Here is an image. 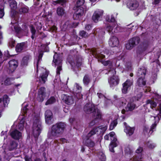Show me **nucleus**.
Listing matches in <instances>:
<instances>
[{"label":"nucleus","instance_id":"obj_29","mask_svg":"<svg viewBox=\"0 0 161 161\" xmlns=\"http://www.w3.org/2000/svg\"><path fill=\"white\" fill-rule=\"evenodd\" d=\"M48 74V72L47 71L43 73L42 75L40 76L39 79L40 82L43 84L45 83L46 81L47 80Z\"/></svg>","mask_w":161,"mask_h":161},{"label":"nucleus","instance_id":"obj_34","mask_svg":"<svg viewBox=\"0 0 161 161\" xmlns=\"http://www.w3.org/2000/svg\"><path fill=\"white\" fill-rule=\"evenodd\" d=\"M30 31L31 33V37L32 40H33L36 36V30L35 29V27L32 25L30 26Z\"/></svg>","mask_w":161,"mask_h":161},{"label":"nucleus","instance_id":"obj_49","mask_svg":"<svg viewBox=\"0 0 161 161\" xmlns=\"http://www.w3.org/2000/svg\"><path fill=\"white\" fill-rule=\"evenodd\" d=\"M14 29L15 33L17 34H19L22 33L21 28L18 26H14Z\"/></svg>","mask_w":161,"mask_h":161},{"label":"nucleus","instance_id":"obj_14","mask_svg":"<svg viewBox=\"0 0 161 161\" xmlns=\"http://www.w3.org/2000/svg\"><path fill=\"white\" fill-rule=\"evenodd\" d=\"M9 65L8 69L12 73L13 72L18 66V63L17 60L13 59L10 60L8 63Z\"/></svg>","mask_w":161,"mask_h":161},{"label":"nucleus","instance_id":"obj_24","mask_svg":"<svg viewBox=\"0 0 161 161\" xmlns=\"http://www.w3.org/2000/svg\"><path fill=\"white\" fill-rule=\"evenodd\" d=\"M29 10V8L27 6L24 4H21L19 8V13L20 14H26L28 13Z\"/></svg>","mask_w":161,"mask_h":161},{"label":"nucleus","instance_id":"obj_59","mask_svg":"<svg viewBox=\"0 0 161 161\" xmlns=\"http://www.w3.org/2000/svg\"><path fill=\"white\" fill-rule=\"evenodd\" d=\"M4 15V8H0V19H2Z\"/></svg>","mask_w":161,"mask_h":161},{"label":"nucleus","instance_id":"obj_2","mask_svg":"<svg viewBox=\"0 0 161 161\" xmlns=\"http://www.w3.org/2000/svg\"><path fill=\"white\" fill-rule=\"evenodd\" d=\"M84 111L87 114L92 113L93 117H96V119L102 118V113L100 109L96 107L95 105L90 103H86L83 108Z\"/></svg>","mask_w":161,"mask_h":161},{"label":"nucleus","instance_id":"obj_1","mask_svg":"<svg viewBox=\"0 0 161 161\" xmlns=\"http://www.w3.org/2000/svg\"><path fill=\"white\" fill-rule=\"evenodd\" d=\"M66 124L63 122H58L52 125L48 135L54 137H60L66 130Z\"/></svg>","mask_w":161,"mask_h":161},{"label":"nucleus","instance_id":"obj_4","mask_svg":"<svg viewBox=\"0 0 161 161\" xmlns=\"http://www.w3.org/2000/svg\"><path fill=\"white\" fill-rule=\"evenodd\" d=\"M82 58L80 55H76L75 59L69 61L71 66V69L76 75H78V71H79L82 65Z\"/></svg>","mask_w":161,"mask_h":161},{"label":"nucleus","instance_id":"obj_30","mask_svg":"<svg viewBox=\"0 0 161 161\" xmlns=\"http://www.w3.org/2000/svg\"><path fill=\"white\" fill-rule=\"evenodd\" d=\"M50 44L47 43L46 44H42L40 46V48L39 50V52L42 53L44 52H48L49 51V48L48 47V45Z\"/></svg>","mask_w":161,"mask_h":161},{"label":"nucleus","instance_id":"obj_43","mask_svg":"<svg viewBox=\"0 0 161 161\" xmlns=\"http://www.w3.org/2000/svg\"><path fill=\"white\" fill-rule=\"evenodd\" d=\"M84 3V0H77L76 3V7H82L81 6L83 5Z\"/></svg>","mask_w":161,"mask_h":161},{"label":"nucleus","instance_id":"obj_10","mask_svg":"<svg viewBox=\"0 0 161 161\" xmlns=\"http://www.w3.org/2000/svg\"><path fill=\"white\" fill-rule=\"evenodd\" d=\"M81 90L82 87L78 84L75 83L73 89V93L76 97L79 98H81L82 97V95L81 93Z\"/></svg>","mask_w":161,"mask_h":161},{"label":"nucleus","instance_id":"obj_44","mask_svg":"<svg viewBox=\"0 0 161 161\" xmlns=\"http://www.w3.org/2000/svg\"><path fill=\"white\" fill-rule=\"evenodd\" d=\"M106 20L109 22H114L115 21V19L113 15L111 16V18L109 16H107L106 17Z\"/></svg>","mask_w":161,"mask_h":161},{"label":"nucleus","instance_id":"obj_6","mask_svg":"<svg viewBox=\"0 0 161 161\" xmlns=\"http://www.w3.org/2000/svg\"><path fill=\"white\" fill-rule=\"evenodd\" d=\"M140 39L138 36H135L130 39L125 46L127 49H131L140 43Z\"/></svg>","mask_w":161,"mask_h":161},{"label":"nucleus","instance_id":"obj_25","mask_svg":"<svg viewBox=\"0 0 161 161\" xmlns=\"http://www.w3.org/2000/svg\"><path fill=\"white\" fill-rule=\"evenodd\" d=\"M68 0H57L53 1L52 4L54 6L58 4L60 5L62 7L65 8L66 6V3Z\"/></svg>","mask_w":161,"mask_h":161},{"label":"nucleus","instance_id":"obj_27","mask_svg":"<svg viewBox=\"0 0 161 161\" xmlns=\"http://www.w3.org/2000/svg\"><path fill=\"white\" fill-rule=\"evenodd\" d=\"M136 83L139 87H143L146 85V80L145 77H138Z\"/></svg>","mask_w":161,"mask_h":161},{"label":"nucleus","instance_id":"obj_57","mask_svg":"<svg viewBox=\"0 0 161 161\" xmlns=\"http://www.w3.org/2000/svg\"><path fill=\"white\" fill-rule=\"evenodd\" d=\"M161 2V0H152V4L156 6L158 5Z\"/></svg>","mask_w":161,"mask_h":161},{"label":"nucleus","instance_id":"obj_63","mask_svg":"<svg viewBox=\"0 0 161 161\" xmlns=\"http://www.w3.org/2000/svg\"><path fill=\"white\" fill-rule=\"evenodd\" d=\"M117 146V143L115 142H111L110 144V146L114 148L116 147Z\"/></svg>","mask_w":161,"mask_h":161},{"label":"nucleus","instance_id":"obj_16","mask_svg":"<svg viewBox=\"0 0 161 161\" xmlns=\"http://www.w3.org/2000/svg\"><path fill=\"white\" fill-rule=\"evenodd\" d=\"M10 135L13 139L19 140L22 136V133L17 130L15 129L10 133Z\"/></svg>","mask_w":161,"mask_h":161},{"label":"nucleus","instance_id":"obj_62","mask_svg":"<svg viewBox=\"0 0 161 161\" xmlns=\"http://www.w3.org/2000/svg\"><path fill=\"white\" fill-rule=\"evenodd\" d=\"M25 161H32L31 158L27 155L25 156Z\"/></svg>","mask_w":161,"mask_h":161},{"label":"nucleus","instance_id":"obj_5","mask_svg":"<svg viewBox=\"0 0 161 161\" xmlns=\"http://www.w3.org/2000/svg\"><path fill=\"white\" fill-rule=\"evenodd\" d=\"M42 123L38 119L34 120L32 127L33 135L34 137L37 138L40 135L42 130Z\"/></svg>","mask_w":161,"mask_h":161},{"label":"nucleus","instance_id":"obj_8","mask_svg":"<svg viewBox=\"0 0 161 161\" xmlns=\"http://www.w3.org/2000/svg\"><path fill=\"white\" fill-rule=\"evenodd\" d=\"M46 90L44 87L40 88L37 92V100L38 101L42 102L44 100L46 95Z\"/></svg>","mask_w":161,"mask_h":161},{"label":"nucleus","instance_id":"obj_51","mask_svg":"<svg viewBox=\"0 0 161 161\" xmlns=\"http://www.w3.org/2000/svg\"><path fill=\"white\" fill-rule=\"evenodd\" d=\"M15 40L12 39H11L8 42L9 46L11 48H13L15 46Z\"/></svg>","mask_w":161,"mask_h":161},{"label":"nucleus","instance_id":"obj_38","mask_svg":"<svg viewBox=\"0 0 161 161\" xmlns=\"http://www.w3.org/2000/svg\"><path fill=\"white\" fill-rule=\"evenodd\" d=\"M76 8L77 10L75 11L76 12L79 13L82 16L85 15L86 11H85L83 7H76Z\"/></svg>","mask_w":161,"mask_h":161},{"label":"nucleus","instance_id":"obj_48","mask_svg":"<svg viewBox=\"0 0 161 161\" xmlns=\"http://www.w3.org/2000/svg\"><path fill=\"white\" fill-rule=\"evenodd\" d=\"M28 28L25 24H23L22 25L21 31L22 32H27L28 31Z\"/></svg>","mask_w":161,"mask_h":161},{"label":"nucleus","instance_id":"obj_37","mask_svg":"<svg viewBox=\"0 0 161 161\" xmlns=\"http://www.w3.org/2000/svg\"><path fill=\"white\" fill-rule=\"evenodd\" d=\"M98 61L100 62L105 66L109 65V67H111L112 66V63L110 60L105 61L103 59H101L100 61L99 59H98Z\"/></svg>","mask_w":161,"mask_h":161},{"label":"nucleus","instance_id":"obj_56","mask_svg":"<svg viewBox=\"0 0 161 161\" xmlns=\"http://www.w3.org/2000/svg\"><path fill=\"white\" fill-rule=\"evenodd\" d=\"M28 105H26L24 106L22 108V112L24 114H26L27 113V111L28 110V108H27Z\"/></svg>","mask_w":161,"mask_h":161},{"label":"nucleus","instance_id":"obj_3","mask_svg":"<svg viewBox=\"0 0 161 161\" xmlns=\"http://www.w3.org/2000/svg\"><path fill=\"white\" fill-rule=\"evenodd\" d=\"M100 127L101 126L93 127L86 135L83 137V142L85 145L89 147H93L94 146V142L90 139V138L96 134L99 129H102Z\"/></svg>","mask_w":161,"mask_h":161},{"label":"nucleus","instance_id":"obj_21","mask_svg":"<svg viewBox=\"0 0 161 161\" xmlns=\"http://www.w3.org/2000/svg\"><path fill=\"white\" fill-rule=\"evenodd\" d=\"M124 124L125 127V129H124V131L129 136L132 135L133 134L135 130L134 127H130L128 125L127 123L125 122L124 123Z\"/></svg>","mask_w":161,"mask_h":161},{"label":"nucleus","instance_id":"obj_42","mask_svg":"<svg viewBox=\"0 0 161 161\" xmlns=\"http://www.w3.org/2000/svg\"><path fill=\"white\" fill-rule=\"evenodd\" d=\"M83 16L81 15L79 13H75L73 15V18L74 19L77 20H80L81 19Z\"/></svg>","mask_w":161,"mask_h":161},{"label":"nucleus","instance_id":"obj_31","mask_svg":"<svg viewBox=\"0 0 161 161\" xmlns=\"http://www.w3.org/2000/svg\"><path fill=\"white\" fill-rule=\"evenodd\" d=\"M31 58L30 55L28 54L24 56L22 58L21 64L22 65L27 66L28 65L29 60Z\"/></svg>","mask_w":161,"mask_h":161},{"label":"nucleus","instance_id":"obj_52","mask_svg":"<svg viewBox=\"0 0 161 161\" xmlns=\"http://www.w3.org/2000/svg\"><path fill=\"white\" fill-rule=\"evenodd\" d=\"M141 51L142 52L145 51L147 47V45L146 44L143 43L140 45Z\"/></svg>","mask_w":161,"mask_h":161},{"label":"nucleus","instance_id":"obj_35","mask_svg":"<svg viewBox=\"0 0 161 161\" xmlns=\"http://www.w3.org/2000/svg\"><path fill=\"white\" fill-rule=\"evenodd\" d=\"M56 101V99L54 97H51L50 98L47 100L45 104L46 105L52 104L55 103Z\"/></svg>","mask_w":161,"mask_h":161},{"label":"nucleus","instance_id":"obj_12","mask_svg":"<svg viewBox=\"0 0 161 161\" xmlns=\"http://www.w3.org/2000/svg\"><path fill=\"white\" fill-rule=\"evenodd\" d=\"M53 62L55 63L56 65L58 64L59 65L57 67L56 69V73L57 75L60 74V71L62 70V65L61 62L59 57L58 55H54L53 57Z\"/></svg>","mask_w":161,"mask_h":161},{"label":"nucleus","instance_id":"obj_36","mask_svg":"<svg viewBox=\"0 0 161 161\" xmlns=\"http://www.w3.org/2000/svg\"><path fill=\"white\" fill-rule=\"evenodd\" d=\"M2 99L3 105L4 107H5L6 105H8L9 103V97L7 95L5 94L3 96Z\"/></svg>","mask_w":161,"mask_h":161},{"label":"nucleus","instance_id":"obj_15","mask_svg":"<svg viewBox=\"0 0 161 161\" xmlns=\"http://www.w3.org/2000/svg\"><path fill=\"white\" fill-rule=\"evenodd\" d=\"M27 47V42L18 43L16 45L15 49L17 52H20L25 51Z\"/></svg>","mask_w":161,"mask_h":161},{"label":"nucleus","instance_id":"obj_50","mask_svg":"<svg viewBox=\"0 0 161 161\" xmlns=\"http://www.w3.org/2000/svg\"><path fill=\"white\" fill-rule=\"evenodd\" d=\"M39 54L37 57V66H38V64L39 61L42 60L43 53L39 52Z\"/></svg>","mask_w":161,"mask_h":161},{"label":"nucleus","instance_id":"obj_39","mask_svg":"<svg viewBox=\"0 0 161 161\" xmlns=\"http://www.w3.org/2000/svg\"><path fill=\"white\" fill-rule=\"evenodd\" d=\"M114 27L113 25L108 24L106 27V30L110 34H113V30Z\"/></svg>","mask_w":161,"mask_h":161},{"label":"nucleus","instance_id":"obj_60","mask_svg":"<svg viewBox=\"0 0 161 161\" xmlns=\"http://www.w3.org/2000/svg\"><path fill=\"white\" fill-rule=\"evenodd\" d=\"M143 151V148L142 147H139L136 150V152L137 153H141Z\"/></svg>","mask_w":161,"mask_h":161},{"label":"nucleus","instance_id":"obj_23","mask_svg":"<svg viewBox=\"0 0 161 161\" xmlns=\"http://www.w3.org/2000/svg\"><path fill=\"white\" fill-rule=\"evenodd\" d=\"M63 97V99L64 100L65 103L68 105H70L74 103V100L72 96L64 94Z\"/></svg>","mask_w":161,"mask_h":161},{"label":"nucleus","instance_id":"obj_20","mask_svg":"<svg viewBox=\"0 0 161 161\" xmlns=\"http://www.w3.org/2000/svg\"><path fill=\"white\" fill-rule=\"evenodd\" d=\"M129 8L131 10H135L137 9L139 6L138 2L136 0H130L128 3Z\"/></svg>","mask_w":161,"mask_h":161},{"label":"nucleus","instance_id":"obj_33","mask_svg":"<svg viewBox=\"0 0 161 161\" xmlns=\"http://www.w3.org/2000/svg\"><path fill=\"white\" fill-rule=\"evenodd\" d=\"M11 10H16L17 8V3L14 0H9L8 1Z\"/></svg>","mask_w":161,"mask_h":161},{"label":"nucleus","instance_id":"obj_19","mask_svg":"<svg viewBox=\"0 0 161 161\" xmlns=\"http://www.w3.org/2000/svg\"><path fill=\"white\" fill-rule=\"evenodd\" d=\"M18 144V142L14 140L10 141L8 145V149L9 151H11L17 149Z\"/></svg>","mask_w":161,"mask_h":161},{"label":"nucleus","instance_id":"obj_17","mask_svg":"<svg viewBox=\"0 0 161 161\" xmlns=\"http://www.w3.org/2000/svg\"><path fill=\"white\" fill-rule=\"evenodd\" d=\"M147 69L145 67H142L138 69L136 75L137 77H145Z\"/></svg>","mask_w":161,"mask_h":161},{"label":"nucleus","instance_id":"obj_58","mask_svg":"<svg viewBox=\"0 0 161 161\" xmlns=\"http://www.w3.org/2000/svg\"><path fill=\"white\" fill-rule=\"evenodd\" d=\"M92 25L90 24L86 25L85 26V29L88 31L92 30Z\"/></svg>","mask_w":161,"mask_h":161},{"label":"nucleus","instance_id":"obj_26","mask_svg":"<svg viewBox=\"0 0 161 161\" xmlns=\"http://www.w3.org/2000/svg\"><path fill=\"white\" fill-rule=\"evenodd\" d=\"M160 68H161V65L158 59L153 61L152 69L154 71L157 72L158 71V69Z\"/></svg>","mask_w":161,"mask_h":161},{"label":"nucleus","instance_id":"obj_45","mask_svg":"<svg viewBox=\"0 0 161 161\" xmlns=\"http://www.w3.org/2000/svg\"><path fill=\"white\" fill-rule=\"evenodd\" d=\"M66 25H67L66 28L67 29H69L70 28H73V26L72 25L71 22H69L68 21L65 22L64 24L63 25L64 27H65Z\"/></svg>","mask_w":161,"mask_h":161},{"label":"nucleus","instance_id":"obj_61","mask_svg":"<svg viewBox=\"0 0 161 161\" xmlns=\"http://www.w3.org/2000/svg\"><path fill=\"white\" fill-rule=\"evenodd\" d=\"M157 126V124L156 122H155L153 124L151 125L150 128V131H153V130L155 129Z\"/></svg>","mask_w":161,"mask_h":161},{"label":"nucleus","instance_id":"obj_11","mask_svg":"<svg viewBox=\"0 0 161 161\" xmlns=\"http://www.w3.org/2000/svg\"><path fill=\"white\" fill-rule=\"evenodd\" d=\"M133 84V81L129 79H127L126 81L122 84V93L125 94L127 93L129 88H130Z\"/></svg>","mask_w":161,"mask_h":161},{"label":"nucleus","instance_id":"obj_46","mask_svg":"<svg viewBox=\"0 0 161 161\" xmlns=\"http://www.w3.org/2000/svg\"><path fill=\"white\" fill-rule=\"evenodd\" d=\"M79 35L80 36L85 38L86 37L88 36V33H87L84 30L80 31Z\"/></svg>","mask_w":161,"mask_h":161},{"label":"nucleus","instance_id":"obj_41","mask_svg":"<svg viewBox=\"0 0 161 161\" xmlns=\"http://www.w3.org/2000/svg\"><path fill=\"white\" fill-rule=\"evenodd\" d=\"M146 103L147 104H150V107L152 108H155L157 106L156 103L154 101L150 99L147 100V101Z\"/></svg>","mask_w":161,"mask_h":161},{"label":"nucleus","instance_id":"obj_54","mask_svg":"<svg viewBox=\"0 0 161 161\" xmlns=\"http://www.w3.org/2000/svg\"><path fill=\"white\" fill-rule=\"evenodd\" d=\"M99 158L100 160L101 161H105L106 160V157L105 154L103 153L100 154L99 155Z\"/></svg>","mask_w":161,"mask_h":161},{"label":"nucleus","instance_id":"obj_28","mask_svg":"<svg viewBox=\"0 0 161 161\" xmlns=\"http://www.w3.org/2000/svg\"><path fill=\"white\" fill-rule=\"evenodd\" d=\"M91 76L89 74H85L83 79V83L84 85L87 86L91 82Z\"/></svg>","mask_w":161,"mask_h":161},{"label":"nucleus","instance_id":"obj_7","mask_svg":"<svg viewBox=\"0 0 161 161\" xmlns=\"http://www.w3.org/2000/svg\"><path fill=\"white\" fill-rule=\"evenodd\" d=\"M111 70L113 71V75L108 79V81L110 86L113 87L117 86L119 84V78L118 76L114 75L116 74V72L115 69H112Z\"/></svg>","mask_w":161,"mask_h":161},{"label":"nucleus","instance_id":"obj_22","mask_svg":"<svg viewBox=\"0 0 161 161\" xmlns=\"http://www.w3.org/2000/svg\"><path fill=\"white\" fill-rule=\"evenodd\" d=\"M136 107V105L133 102L130 101L128 102L127 105L125 107L126 112H132L135 109Z\"/></svg>","mask_w":161,"mask_h":161},{"label":"nucleus","instance_id":"obj_32","mask_svg":"<svg viewBox=\"0 0 161 161\" xmlns=\"http://www.w3.org/2000/svg\"><path fill=\"white\" fill-rule=\"evenodd\" d=\"M64 7L59 6L57 8L56 12L58 16L62 17L65 14Z\"/></svg>","mask_w":161,"mask_h":161},{"label":"nucleus","instance_id":"obj_47","mask_svg":"<svg viewBox=\"0 0 161 161\" xmlns=\"http://www.w3.org/2000/svg\"><path fill=\"white\" fill-rule=\"evenodd\" d=\"M13 78H7L4 80V83L5 85L8 86L12 84L11 80Z\"/></svg>","mask_w":161,"mask_h":161},{"label":"nucleus","instance_id":"obj_13","mask_svg":"<svg viewBox=\"0 0 161 161\" xmlns=\"http://www.w3.org/2000/svg\"><path fill=\"white\" fill-rule=\"evenodd\" d=\"M45 117L46 123L48 125L52 124L53 123V113L50 110H47L45 113Z\"/></svg>","mask_w":161,"mask_h":161},{"label":"nucleus","instance_id":"obj_9","mask_svg":"<svg viewBox=\"0 0 161 161\" xmlns=\"http://www.w3.org/2000/svg\"><path fill=\"white\" fill-rule=\"evenodd\" d=\"M103 14L102 10H97L95 11L92 15V19L94 23H97L101 20Z\"/></svg>","mask_w":161,"mask_h":161},{"label":"nucleus","instance_id":"obj_40","mask_svg":"<svg viewBox=\"0 0 161 161\" xmlns=\"http://www.w3.org/2000/svg\"><path fill=\"white\" fill-rule=\"evenodd\" d=\"M117 124L118 122L117 119H115L113 121L111 122L109 125V130H113L114 128L117 125Z\"/></svg>","mask_w":161,"mask_h":161},{"label":"nucleus","instance_id":"obj_18","mask_svg":"<svg viewBox=\"0 0 161 161\" xmlns=\"http://www.w3.org/2000/svg\"><path fill=\"white\" fill-rule=\"evenodd\" d=\"M119 44L118 38L115 36H111L109 41V44L112 47H117Z\"/></svg>","mask_w":161,"mask_h":161},{"label":"nucleus","instance_id":"obj_64","mask_svg":"<svg viewBox=\"0 0 161 161\" xmlns=\"http://www.w3.org/2000/svg\"><path fill=\"white\" fill-rule=\"evenodd\" d=\"M97 94L99 98H102L104 97H105V96L101 93H97Z\"/></svg>","mask_w":161,"mask_h":161},{"label":"nucleus","instance_id":"obj_55","mask_svg":"<svg viewBox=\"0 0 161 161\" xmlns=\"http://www.w3.org/2000/svg\"><path fill=\"white\" fill-rule=\"evenodd\" d=\"M25 121H23V119L20 121V123L19 125V129L22 130L23 129Z\"/></svg>","mask_w":161,"mask_h":161},{"label":"nucleus","instance_id":"obj_53","mask_svg":"<svg viewBox=\"0 0 161 161\" xmlns=\"http://www.w3.org/2000/svg\"><path fill=\"white\" fill-rule=\"evenodd\" d=\"M95 118L94 119L92 120L90 123L89 124V125L91 126H93L94 125H95L96 123H97V122H96L97 120V119H101H101H96V117H94Z\"/></svg>","mask_w":161,"mask_h":161}]
</instances>
